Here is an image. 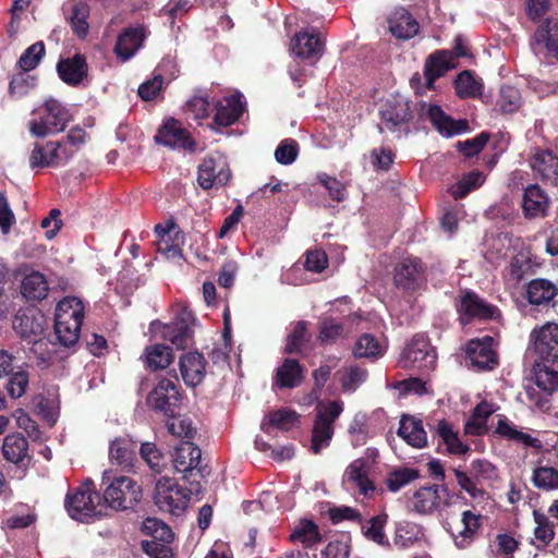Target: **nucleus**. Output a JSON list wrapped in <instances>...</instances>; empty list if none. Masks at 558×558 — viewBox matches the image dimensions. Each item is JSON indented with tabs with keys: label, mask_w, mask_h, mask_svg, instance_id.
<instances>
[{
	"label": "nucleus",
	"mask_w": 558,
	"mask_h": 558,
	"mask_svg": "<svg viewBox=\"0 0 558 558\" xmlns=\"http://www.w3.org/2000/svg\"><path fill=\"white\" fill-rule=\"evenodd\" d=\"M380 130L393 131L395 128L405 123L411 118L409 102L403 99L388 100L384 104L381 110Z\"/></svg>",
	"instance_id": "23"
},
{
	"label": "nucleus",
	"mask_w": 558,
	"mask_h": 558,
	"mask_svg": "<svg viewBox=\"0 0 558 558\" xmlns=\"http://www.w3.org/2000/svg\"><path fill=\"white\" fill-rule=\"evenodd\" d=\"M169 421L167 422V427L170 434L180 438H191L194 435V427L192 422L187 417L175 416H167Z\"/></svg>",
	"instance_id": "58"
},
{
	"label": "nucleus",
	"mask_w": 558,
	"mask_h": 558,
	"mask_svg": "<svg viewBox=\"0 0 558 558\" xmlns=\"http://www.w3.org/2000/svg\"><path fill=\"white\" fill-rule=\"evenodd\" d=\"M418 114L428 120L433 126L444 136H453L468 130L466 121L453 120L436 104L421 102Z\"/></svg>",
	"instance_id": "13"
},
{
	"label": "nucleus",
	"mask_w": 558,
	"mask_h": 558,
	"mask_svg": "<svg viewBox=\"0 0 558 558\" xmlns=\"http://www.w3.org/2000/svg\"><path fill=\"white\" fill-rule=\"evenodd\" d=\"M384 345L371 333L359 337L353 348L355 357H378L384 354Z\"/></svg>",
	"instance_id": "44"
},
{
	"label": "nucleus",
	"mask_w": 558,
	"mask_h": 558,
	"mask_svg": "<svg viewBox=\"0 0 558 558\" xmlns=\"http://www.w3.org/2000/svg\"><path fill=\"white\" fill-rule=\"evenodd\" d=\"M417 477L418 471L415 469H398L387 476L386 485L390 492L396 493Z\"/></svg>",
	"instance_id": "53"
},
{
	"label": "nucleus",
	"mask_w": 558,
	"mask_h": 558,
	"mask_svg": "<svg viewBox=\"0 0 558 558\" xmlns=\"http://www.w3.org/2000/svg\"><path fill=\"white\" fill-rule=\"evenodd\" d=\"M558 293V288L547 279H534L526 288L527 300L531 304H548Z\"/></svg>",
	"instance_id": "38"
},
{
	"label": "nucleus",
	"mask_w": 558,
	"mask_h": 558,
	"mask_svg": "<svg viewBox=\"0 0 558 558\" xmlns=\"http://www.w3.org/2000/svg\"><path fill=\"white\" fill-rule=\"evenodd\" d=\"M495 408L488 402H481L473 411V415L466 424V428L474 433H480L483 428L486 418L494 413Z\"/></svg>",
	"instance_id": "61"
},
{
	"label": "nucleus",
	"mask_w": 558,
	"mask_h": 558,
	"mask_svg": "<svg viewBox=\"0 0 558 558\" xmlns=\"http://www.w3.org/2000/svg\"><path fill=\"white\" fill-rule=\"evenodd\" d=\"M531 167L543 181L557 184L558 157L548 150H538L531 159Z\"/></svg>",
	"instance_id": "29"
},
{
	"label": "nucleus",
	"mask_w": 558,
	"mask_h": 558,
	"mask_svg": "<svg viewBox=\"0 0 558 558\" xmlns=\"http://www.w3.org/2000/svg\"><path fill=\"white\" fill-rule=\"evenodd\" d=\"M423 537L424 532L421 525L414 522L401 521L396 526L393 543L399 548H407L420 542Z\"/></svg>",
	"instance_id": "42"
},
{
	"label": "nucleus",
	"mask_w": 558,
	"mask_h": 558,
	"mask_svg": "<svg viewBox=\"0 0 558 558\" xmlns=\"http://www.w3.org/2000/svg\"><path fill=\"white\" fill-rule=\"evenodd\" d=\"M369 460L359 458L352 461L344 471L342 485L356 500L372 498L375 494V485L369 478Z\"/></svg>",
	"instance_id": "7"
},
{
	"label": "nucleus",
	"mask_w": 558,
	"mask_h": 558,
	"mask_svg": "<svg viewBox=\"0 0 558 558\" xmlns=\"http://www.w3.org/2000/svg\"><path fill=\"white\" fill-rule=\"evenodd\" d=\"M481 515L470 510L463 511L461 515L462 529L453 535L454 543L459 548H466L474 539L481 526Z\"/></svg>",
	"instance_id": "39"
},
{
	"label": "nucleus",
	"mask_w": 558,
	"mask_h": 558,
	"mask_svg": "<svg viewBox=\"0 0 558 558\" xmlns=\"http://www.w3.org/2000/svg\"><path fill=\"white\" fill-rule=\"evenodd\" d=\"M84 306L80 299L66 296L56 307L54 330L61 344L71 347L80 338Z\"/></svg>",
	"instance_id": "2"
},
{
	"label": "nucleus",
	"mask_w": 558,
	"mask_h": 558,
	"mask_svg": "<svg viewBox=\"0 0 558 558\" xmlns=\"http://www.w3.org/2000/svg\"><path fill=\"white\" fill-rule=\"evenodd\" d=\"M319 183L328 191L329 196L337 202H341L345 197V189L343 184L336 178L330 177L326 173H319L317 175Z\"/></svg>",
	"instance_id": "64"
},
{
	"label": "nucleus",
	"mask_w": 558,
	"mask_h": 558,
	"mask_svg": "<svg viewBox=\"0 0 558 558\" xmlns=\"http://www.w3.org/2000/svg\"><path fill=\"white\" fill-rule=\"evenodd\" d=\"M530 341L541 361L558 366V324L547 322L534 328Z\"/></svg>",
	"instance_id": "10"
},
{
	"label": "nucleus",
	"mask_w": 558,
	"mask_h": 558,
	"mask_svg": "<svg viewBox=\"0 0 558 558\" xmlns=\"http://www.w3.org/2000/svg\"><path fill=\"white\" fill-rule=\"evenodd\" d=\"M75 154V149L66 144L48 142L45 145L36 144L29 156L31 168L61 167Z\"/></svg>",
	"instance_id": "11"
},
{
	"label": "nucleus",
	"mask_w": 558,
	"mask_h": 558,
	"mask_svg": "<svg viewBox=\"0 0 558 558\" xmlns=\"http://www.w3.org/2000/svg\"><path fill=\"white\" fill-rule=\"evenodd\" d=\"M230 177L228 163L222 156L205 158L198 167L197 181L205 190L227 184Z\"/></svg>",
	"instance_id": "15"
},
{
	"label": "nucleus",
	"mask_w": 558,
	"mask_h": 558,
	"mask_svg": "<svg viewBox=\"0 0 558 558\" xmlns=\"http://www.w3.org/2000/svg\"><path fill=\"white\" fill-rule=\"evenodd\" d=\"M171 361V350L165 344H155L146 349V363L151 369L166 368Z\"/></svg>",
	"instance_id": "51"
},
{
	"label": "nucleus",
	"mask_w": 558,
	"mask_h": 558,
	"mask_svg": "<svg viewBox=\"0 0 558 558\" xmlns=\"http://www.w3.org/2000/svg\"><path fill=\"white\" fill-rule=\"evenodd\" d=\"M205 359L198 352L182 355L180 371L184 383L190 387L199 385L205 377Z\"/></svg>",
	"instance_id": "25"
},
{
	"label": "nucleus",
	"mask_w": 558,
	"mask_h": 558,
	"mask_svg": "<svg viewBox=\"0 0 558 558\" xmlns=\"http://www.w3.org/2000/svg\"><path fill=\"white\" fill-rule=\"evenodd\" d=\"M537 44H544L550 54L558 58V24L547 21L545 25L535 32Z\"/></svg>",
	"instance_id": "47"
},
{
	"label": "nucleus",
	"mask_w": 558,
	"mask_h": 558,
	"mask_svg": "<svg viewBox=\"0 0 558 558\" xmlns=\"http://www.w3.org/2000/svg\"><path fill=\"white\" fill-rule=\"evenodd\" d=\"M344 336L342 324L333 319H324L320 324L319 339L322 342H335Z\"/></svg>",
	"instance_id": "63"
},
{
	"label": "nucleus",
	"mask_w": 558,
	"mask_h": 558,
	"mask_svg": "<svg viewBox=\"0 0 558 558\" xmlns=\"http://www.w3.org/2000/svg\"><path fill=\"white\" fill-rule=\"evenodd\" d=\"M140 452L153 471L160 473L166 466V458L154 442H143Z\"/></svg>",
	"instance_id": "54"
},
{
	"label": "nucleus",
	"mask_w": 558,
	"mask_h": 558,
	"mask_svg": "<svg viewBox=\"0 0 558 558\" xmlns=\"http://www.w3.org/2000/svg\"><path fill=\"white\" fill-rule=\"evenodd\" d=\"M44 316L35 310L20 311L13 319V329L22 338L33 344L32 350L37 353L48 342L41 337L45 330Z\"/></svg>",
	"instance_id": "9"
},
{
	"label": "nucleus",
	"mask_w": 558,
	"mask_h": 558,
	"mask_svg": "<svg viewBox=\"0 0 558 558\" xmlns=\"http://www.w3.org/2000/svg\"><path fill=\"white\" fill-rule=\"evenodd\" d=\"M387 522L388 515L386 513L375 515L362 525V533L368 541L383 547H389L390 543L385 533Z\"/></svg>",
	"instance_id": "40"
},
{
	"label": "nucleus",
	"mask_w": 558,
	"mask_h": 558,
	"mask_svg": "<svg viewBox=\"0 0 558 558\" xmlns=\"http://www.w3.org/2000/svg\"><path fill=\"white\" fill-rule=\"evenodd\" d=\"M147 32L143 26L124 28L118 36L114 53L121 61H128L142 48Z\"/></svg>",
	"instance_id": "20"
},
{
	"label": "nucleus",
	"mask_w": 558,
	"mask_h": 558,
	"mask_svg": "<svg viewBox=\"0 0 558 558\" xmlns=\"http://www.w3.org/2000/svg\"><path fill=\"white\" fill-rule=\"evenodd\" d=\"M38 119L29 122L32 135L45 137L63 131L71 120L69 110L58 100L49 99L37 111Z\"/></svg>",
	"instance_id": "4"
},
{
	"label": "nucleus",
	"mask_w": 558,
	"mask_h": 558,
	"mask_svg": "<svg viewBox=\"0 0 558 558\" xmlns=\"http://www.w3.org/2000/svg\"><path fill=\"white\" fill-rule=\"evenodd\" d=\"M290 539L295 544H302L304 547H312L320 541V534L313 521L304 519L294 525Z\"/></svg>",
	"instance_id": "43"
},
{
	"label": "nucleus",
	"mask_w": 558,
	"mask_h": 558,
	"mask_svg": "<svg viewBox=\"0 0 558 558\" xmlns=\"http://www.w3.org/2000/svg\"><path fill=\"white\" fill-rule=\"evenodd\" d=\"M155 232L158 236L157 251L169 259H180L182 257V245L184 236L173 225L163 227L157 225Z\"/></svg>",
	"instance_id": "21"
},
{
	"label": "nucleus",
	"mask_w": 558,
	"mask_h": 558,
	"mask_svg": "<svg viewBox=\"0 0 558 558\" xmlns=\"http://www.w3.org/2000/svg\"><path fill=\"white\" fill-rule=\"evenodd\" d=\"M456 92L461 98H474L481 95L483 84L470 71L461 72L454 82Z\"/></svg>",
	"instance_id": "46"
},
{
	"label": "nucleus",
	"mask_w": 558,
	"mask_h": 558,
	"mask_svg": "<svg viewBox=\"0 0 558 558\" xmlns=\"http://www.w3.org/2000/svg\"><path fill=\"white\" fill-rule=\"evenodd\" d=\"M57 70L64 83L75 86L87 75V63L82 54H75L60 60Z\"/></svg>",
	"instance_id": "30"
},
{
	"label": "nucleus",
	"mask_w": 558,
	"mask_h": 558,
	"mask_svg": "<svg viewBox=\"0 0 558 558\" xmlns=\"http://www.w3.org/2000/svg\"><path fill=\"white\" fill-rule=\"evenodd\" d=\"M20 290L25 300L41 301L48 295L49 283L44 274L34 270L23 277Z\"/></svg>",
	"instance_id": "32"
},
{
	"label": "nucleus",
	"mask_w": 558,
	"mask_h": 558,
	"mask_svg": "<svg viewBox=\"0 0 558 558\" xmlns=\"http://www.w3.org/2000/svg\"><path fill=\"white\" fill-rule=\"evenodd\" d=\"M532 381L545 391L555 392L558 389V366L553 363H545V361L537 363Z\"/></svg>",
	"instance_id": "41"
},
{
	"label": "nucleus",
	"mask_w": 558,
	"mask_h": 558,
	"mask_svg": "<svg viewBox=\"0 0 558 558\" xmlns=\"http://www.w3.org/2000/svg\"><path fill=\"white\" fill-rule=\"evenodd\" d=\"M316 417L312 429L311 449L314 453H319L327 448L333 436V423L343 411L341 401H329L318 404L316 408Z\"/></svg>",
	"instance_id": "5"
},
{
	"label": "nucleus",
	"mask_w": 558,
	"mask_h": 558,
	"mask_svg": "<svg viewBox=\"0 0 558 558\" xmlns=\"http://www.w3.org/2000/svg\"><path fill=\"white\" fill-rule=\"evenodd\" d=\"M425 281V266L416 257H405L400 260L393 271L395 284L407 291L418 289Z\"/></svg>",
	"instance_id": "14"
},
{
	"label": "nucleus",
	"mask_w": 558,
	"mask_h": 558,
	"mask_svg": "<svg viewBox=\"0 0 558 558\" xmlns=\"http://www.w3.org/2000/svg\"><path fill=\"white\" fill-rule=\"evenodd\" d=\"M102 500L105 506L114 510H126L134 507L142 498V488L131 477L111 476L105 471L101 478Z\"/></svg>",
	"instance_id": "1"
},
{
	"label": "nucleus",
	"mask_w": 558,
	"mask_h": 558,
	"mask_svg": "<svg viewBox=\"0 0 558 558\" xmlns=\"http://www.w3.org/2000/svg\"><path fill=\"white\" fill-rule=\"evenodd\" d=\"M155 140L157 143L172 148L194 150V142L191 140L187 131L173 118L163 122Z\"/></svg>",
	"instance_id": "19"
},
{
	"label": "nucleus",
	"mask_w": 558,
	"mask_h": 558,
	"mask_svg": "<svg viewBox=\"0 0 558 558\" xmlns=\"http://www.w3.org/2000/svg\"><path fill=\"white\" fill-rule=\"evenodd\" d=\"M549 206V198L536 184L529 185L523 195L522 208L529 219L544 217Z\"/></svg>",
	"instance_id": "24"
},
{
	"label": "nucleus",
	"mask_w": 558,
	"mask_h": 558,
	"mask_svg": "<svg viewBox=\"0 0 558 558\" xmlns=\"http://www.w3.org/2000/svg\"><path fill=\"white\" fill-rule=\"evenodd\" d=\"M497 107L504 113H512L522 105V97L518 88L504 85L500 87Z\"/></svg>",
	"instance_id": "49"
},
{
	"label": "nucleus",
	"mask_w": 558,
	"mask_h": 558,
	"mask_svg": "<svg viewBox=\"0 0 558 558\" xmlns=\"http://www.w3.org/2000/svg\"><path fill=\"white\" fill-rule=\"evenodd\" d=\"M445 492V488L437 485L421 487L413 495V509L420 513H432L438 510L444 504L440 493Z\"/></svg>",
	"instance_id": "26"
},
{
	"label": "nucleus",
	"mask_w": 558,
	"mask_h": 558,
	"mask_svg": "<svg viewBox=\"0 0 558 558\" xmlns=\"http://www.w3.org/2000/svg\"><path fill=\"white\" fill-rule=\"evenodd\" d=\"M532 482L538 489L558 490V470L549 465H539L533 471Z\"/></svg>",
	"instance_id": "45"
},
{
	"label": "nucleus",
	"mask_w": 558,
	"mask_h": 558,
	"mask_svg": "<svg viewBox=\"0 0 558 558\" xmlns=\"http://www.w3.org/2000/svg\"><path fill=\"white\" fill-rule=\"evenodd\" d=\"M64 505L70 517L77 521L101 515L106 508L90 480H86L74 494L66 495Z\"/></svg>",
	"instance_id": "3"
},
{
	"label": "nucleus",
	"mask_w": 558,
	"mask_h": 558,
	"mask_svg": "<svg viewBox=\"0 0 558 558\" xmlns=\"http://www.w3.org/2000/svg\"><path fill=\"white\" fill-rule=\"evenodd\" d=\"M299 153V145L292 138L283 140L275 150V158L281 165H291L295 161Z\"/></svg>",
	"instance_id": "59"
},
{
	"label": "nucleus",
	"mask_w": 558,
	"mask_h": 558,
	"mask_svg": "<svg viewBox=\"0 0 558 558\" xmlns=\"http://www.w3.org/2000/svg\"><path fill=\"white\" fill-rule=\"evenodd\" d=\"M398 435L415 448H423L427 444V435L423 428L422 421L413 416H402Z\"/></svg>",
	"instance_id": "35"
},
{
	"label": "nucleus",
	"mask_w": 558,
	"mask_h": 558,
	"mask_svg": "<svg viewBox=\"0 0 558 558\" xmlns=\"http://www.w3.org/2000/svg\"><path fill=\"white\" fill-rule=\"evenodd\" d=\"M436 362V352L427 339L414 337L401 354L399 363L404 368L429 369Z\"/></svg>",
	"instance_id": "12"
},
{
	"label": "nucleus",
	"mask_w": 558,
	"mask_h": 558,
	"mask_svg": "<svg viewBox=\"0 0 558 558\" xmlns=\"http://www.w3.org/2000/svg\"><path fill=\"white\" fill-rule=\"evenodd\" d=\"M143 531L163 543H170L173 539L171 529L166 523L155 518H147L143 522Z\"/></svg>",
	"instance_id": "56"
},
{
	"label": "nucleus",
	"mask_w": 558,
	"mask_h": 558,
	"mask_svg": "<svg viewBox=\"0 0 558 558\" xmlns=\"http://www.w3.org/2000/svg\"><path fill=\"white\" fill-rule=\"evenodd\" d=\"M303 380V371L296 360L286 359L277 368L275 385L279 388H295Z\"/></svg>",
	"instance_id": "36"
},
{
	"label": "nucleus",
	"mask_w": 558,
	"mask_h": 558,
	"mask_svg": "<svg viewBox=\"0 0 558 558\" xmlns=\"http://www.w3.org/2000/svg\"><path fill=\"white\" fill-rule=\"evenodd\" d=\"M299 418V414L290 409H280L269 413V423L270 425L282 429H290Z\"/></svg>",
	"instance_id": "60"
},
{
	"label": "nucleus",
	"mask_w": 558,
	"mask_h": 558,
	"mask_svg": "<svg viewBox=\"0 0 558 558\" xmlns=\"http://www.w3.org/2000/svg\"><path fill=\"white\" fill-rule=\"evenodd\" d=\"M454 66L456 62L453 61L452 52H449L448 50H439L432 53L427 58L424 66L426 88H434L435 81Z\"/></svg>",
	"instance_id": "22"
},
{
	"label": "nucleus",
	"mask_w": 558,
	"mask_h": 558,
	"mask_svg": "<svg viewBox=\"0 0 558 558\" xmlns=\"http://www.w3.org/2000/svg\"><path fill=\"white\" fill-rule=\"evenodd\" d=\"M391 34L400 39H409L418 32V23L403 8L396 9L388 20Z\"/></svg>",
	"instance_id": "27"
},
{
	"label": "nucleus",
	"mask_w": 558,
	"mask_h": 558,
	"mask_svg": "<svg viewBox=\"0 0 558 558\" xmlns=\"http://www.w3.org/2000/svg\"><path fill=\"white\" fill-rule=\"evenodd\" d=\"M201 457V449L193 442H181L172 454L173 466L180 473L192 472L199 464Z\"/></svg>",
	"instance_id": "28"
},
{
	"label": "nucleus",
	"mask_w": 558,
	"mask_h": 558,
	"mask_svg": "<svg viewBox=\"0 0 558 558\" xmlns=\"http://www.w3.org/2000/svg\"><path fill=\"white\" fill-rule=\"evenodd\" d=\"M161 337L163 340L169 341L177 349L181 350L189 345L192 338V330L185 319L180 318L170 324L163 325L161 329Z\"/></svg>",
	"instance_id": "37"
},
{
	"label": "nucleus",
	"mask_w": 558,
	"mask_h": 558,
	"mask_svg": "<svg viewBox=\"0 0 558 558\" xmlns=\"http://www.w3.org/2000/svg\"><path fill=\"white\" fill-rule=\"evenodd\" d=\"M190 494L171 477H160L155 485L154 500L160 511L181 515L189 504Z\"/></svg>",
	"instance_id": "6"
},
{
	"label": "nucleus",
	"mask_w": 558,
	"mask_h": 558,
	"mask_svg": "<svg viewBox=\"0 0 558 558\" xmlns=\"http://www.w3.org/2000/svg\"><path fill=\"white\" fill-rule=\"evenodd\" d=\"M457 307L463 324L471 318L490 319L498 314L497 307L486 303L472 291H465L460 295Z\"/></svg>",
	"instance_id": "16"
},
{
	"label": "nucleus",
	"mask_w": 558,
	"mask_h": 558,
	"mask_svg": "<svg viewBox=\"0 0 558 558\" xmlns=\"http://www.w3.org/2000/svg\"><path fill=\"white\" fill-rule=\"evenodd\" d=\"M466 355L471 365L478 371L493 369L498 363L493 349V338L489 336L470 340L466 344Z\"/></svg>",
	"instance_id": "17"
},
{
	"label": "nucleus",
	"mask_w": 558,
	"mask_h": 558,
	"mask_svg": "<svg viewBox=\"0 0 558 558\" xmlns=\"http://www.w3.org/2000/svg\"><path fill=\"white\" fill-rule=\"evenodd\" d=\"M366 377L367 372L364 368L357 366H349L343 368L340 380L343 389L348 391H354L366 380Z\"/></svg>",
	"instance_id": "57"
},
{
	"label": "nucleus",
	"mask_w": 558,
	"mask_h": 558,
	"mask_svg": "<svg viewBox=\"0 0 558 558\" xmlns=\"http://www.w3.org/2000/svg\"><path fill=\"white\" fill-rule=\"evenodd\" d=\"M496 433L508 440L521 444L525 447L535 449L542 448V441L538 438L533 437L522 428H519L514 423L506 417L498 421Z\"/></svg>",
	"instance_id": "33"
},
{
	"label": "nucleus",
	"mask_w": 558,
	"mask_h": 558,
	"mask_svg": "<svg viewBox=\"0 0 558 558\" xmlns=\"http://www.w3.org/2000/svg\"><path fill=\"white\" fill-rule=\"evenodd\" d=\"M324 44L320 38L310 33H299L294 36L291 49L302 59L317 60L323 52Z\"/></svg>",
	"instance_id": "31"
},
{
	"label": "nucleus",
	"mask_w": 558,
	"mask_h": 558,
	"mask_svg": "<svg viewBox=\"0 0 558 558\" xmlns=\"http://www.w3.org/2000/svg\"><path fill=\"white\" fill-rule=\"evenodd\" d=\"M2 453L7 461L19 468L16 471V477L19 480L23 478L25 475L26 464L31 460L27 439L17 433L5 436L2 445Z\"/></svg>",
	"instance_id": "18"
},
{
	"label": "nucleus",
	"mask_w": 558,
	"mask_h": 558,
	"mask_svg": "<svg viewBox=\"0 0 558 558\" xmlns=\"http://www.w3.org/2000/svg\"><path fill=\"white\" fill-rule=\"evenodd\" d=\"M535 521L534 536L542 544V546L548 545L555 537V526L550 519L541 513L537 510L533 511Z\"/></svg>",
	"instance_id": "52"
},
{
	"label": "nucleus",
	"mask_w": 558,
	"mask_h": 558,
	"mask_svg": "<svg viewBox=\"0 0 558 558\" xmlns=\"http://www.w3.org/2000/svg\"><path fill=\"white\" fill-rule=\"evenodd\" d=\"M551 395L553 393L538 388L533 381H530L524 387V398L529 407L542 412L549 410Z\"/></svg>",
	"instance_id": "48"
},
{
	"label": "nucleus",
	"mask_w": 558,
	"mask_h": 558,
	"mask_svg": "<svg viewBox=\"0 0 558 558\" xmlns=\"http://www.w3.org/2000/svg\"><path fill=\"white\" fill-rule=\"evenodd\" d=\"M45 54V46L41 41L28 47L20 57L17 65L24 72L34 70Z\"/></svg>",
	"instance_id": "55"
},
{
	"label": "nucleus",
	"mask_w": 558,
	"mask_h": 558,
	"mask_svg": "<svg viewBox=\"0 0 558 558\" xmlns=\"http://www.w3.org/2000/svg\"><path fill=\"white\" fill-rule=\"evenodd\" d=\"M181 401L178 389V379L161 378L147 396L149 408L162 413L165 416H173Z\"/></svg>",
	"instance_id": "8"
},
{
	"label": "nucleus",
	"mask_w": 558,
	"mask_h": 558,
	"mask_svg": "<svg viewBox=\"0 0 558 558\" xmlns=\"http://www.w3.org/2000/svg\"><path fill=\"white\" fill-rule=\"evenodd\" d=\"M241 95H232L217 105L214 123L217 126H229L233 124L243 111Z\"/></svg>",
	"instance_id": "34"
},
{
	"label": "nucleus",
	"mask_w": 558,
	"mask_h": 558,
	"mask_svg": "<svg viewBox=\"0 0 558 558\" xmlns=\"http://www.w3.org/2000/svg\"><path fill=\"white\" fill-rule=\"evenodd\" d=\"M349 554V539L343 535L340 539L330 541L322 551L320 558H348Z\"/></svg>",
	"instance_id": "62"
},
{
	"label": "nucleus",
	"mask_w": 558,
	"mask_h": 558,
	"mask_svg": "<svg viewBox=\"0 0 558 558\" xmlns=\"http://www.w3.org/2000/svg\"><path fill=\"white\" fill-rule=\"evenodd\" d=\"M484 182V177L478 171H472L465 174L458 183L452 185L449 190L453 198L459 199L465 197L472 190L481 186Z\"/></svg>",
	"instance_id": "50"
}]
</instances>
